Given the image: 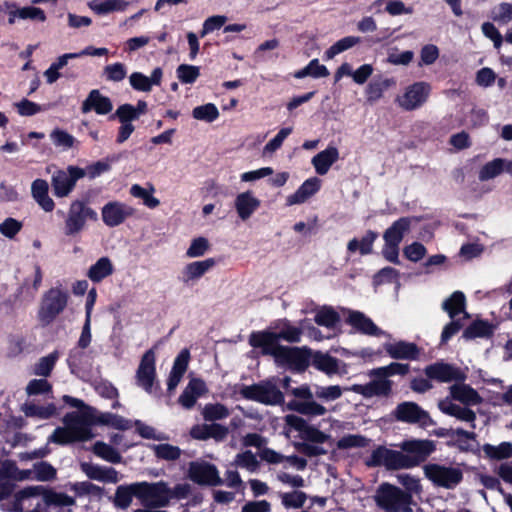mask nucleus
<instances>
[{"label":"nucleus","mask_w":512,"mask_h":512,"mask_svg":"<svg viewBox=\"0 0 512 512\" xmlns=\"http://www.w3.org/2000/svg\"><path fill=\"white\" fill-rule=\"evenodd\" d=\"M492 334V327L488 322L475 321L463 333L466 339H473L477 337H487Z\"/></svg>","instance_id":"obj_57"},{"label":"nucleus","mask_w":512,"mask_h":512,"mask_svg":"<svg viewBox=\"0 0 512 512\" xmlns=\"http://www.w3.org/2000/svg\"><path fill=\"white\" fill-rule=\"evenodd\" d=\"M156 354L153 349L147 350L136 370V384L147 393H152L154 382L156 380Z\"/></svg>","instance_id":"obj_17"},{"label":"nucleus","mask_w":512,"mask_h":512,"mask_svg":"<svg viewBox=\"0 0 512 512\" xmlns=\"http://www.w3.org/2000/svg\"><path fill=\"white\" fill-rule=\"evenodd\" d=\"M314 321L320 326L334 328L340 321V316L332 307L323 306L316 311Z\"/></svg>","instance_id":"obj_44"},{"label":"nucleus","mask_w":512,"mask_h":512,"mask_svg":"<svg viewBox=\"0 0 512 512\" xmlns=\"http://www.w3.org/2000/svg\"><path fill=\"white\" fill-rule=\"evenodd\" d=\"M393 416L396 420L408 424H418L422 427L430 426L433 424L429 413L423 410L415 402H402L398 404L393 411Z\"/></svg>","instance_id":"obj_14"},{"label":"nucleus","mask_w":512,"mask_h":512,"mask_svg":"<svg viewBox=\"0 0 512 512\" xmlns=\"http://www.w3.org/2000/svg\"><path fill=\"white\" fill-rule=\"evenodd\" d=\"M154 187L150 186V189H145L138 184H134L130 188V194L135 197L143 200V203L153 209L159 206L160 201L153 196Z\"/></svg>","instance_id":"obj_49"},{"label":"nucleus","mask_w":512,"mask_h":512,"mask_svg":"<svg viewBox=\"0 0 512 512\" xmlns=\"http://www.w3.org/2000/svg\"><path fill=\"white\" fill-rule=\"evenodd\" d=\"M233 465L244 468L249 472H255L258 469L259 462L256 456L249 450L236 455Z\"/></svg>","instance_id":"obj_58"},{"label":"nucleus","mask_w":512,"mask_h":512,"mask_svg":"<svg viewBox=\"0 0 512 512\" xmlns=\"http://www.w3.org/2000/svg\"><path fill=\"white\" fill-rule=\"evenodd\" d=\"M135 210L125 203L112 201L105 204L101 215L103 222L109 227H116L122 224L128 217L134 214Z\"/></svg>","instance_id":"obj_19"},{"label":"nucleus","mask_w":512,"mask_h":512,"mask_svg":"<svg viewBox=\"0 0 512 512\" xmlns=\"http://www.w3.org/2000/svg\"><path fill=\"white\" fill-rule=\"evenodd\" d=\"M279 336L276 333L262 331L252 333L249 337V344L255 348H261L262 354L278 357L282 345L278 344Z\"/></svg>","instance_id":"obj_21"},{"label":"nucleus","mask_w":512,"mask_h":512,"mask_svg":"<svg viewBox=\"0 0 512 512\" xmlns=\"http://www.w3.org/2000/svg\"><path fill=\"white\" fill-rule=\"evenodd\" d=\"M424 476L436 487L447 490L455 489L464 477L463 470L458 465L428 463L423 466Z\"/></svg>","instance_id":"obj_3"},{"label":"nucleus","mask_w":512,"mask_h":512,"mask_svg":"<svg viewBox=\"0 0 512 512\" xmlns=\"http://www.w3.org/2000/svg\"><path fill=\"white\" fill-rule=\"evenodd\" d=\"M133 496L139 499L138 482L130 485L118 486L114 495L113 503L117 508L127 509L132 503Z\"/></svg>","instance_id":"obj_37"},{"label":"nucleus","mask_w":512,"mask_h":512,"mask_svg":"<svg viewBox=\"0 0 512 512\" xmlns=\"http://www.w3.org/2000/svg\"><path fill=\"white\" fill-rule=\"evenodd\" d=\"M215 265L213 258H208L202 261H195L189 263L184 268V275L186 281L196 280L202 277L207 271H209Z\"/></svg>","instance_id":"obj_39"},{"label":"nucleus","mask_w":512,"mask_h":512,"mask_svg":"<svg viewBox=\"0 0 512 512\" xmlns=\"http://www.w3.org/2000/svg\"><path fill=\"white\" fill-rule=\"evenodd\" d=\"M63 427H57L49 441L66 445L74 442H85L93 439L95 434L92 432L93 425L96 424L95 410L86 407L81 411L67 413L63 417Z\"/></svg>","instance_id":"obj_1"},{"label":"nucleus","mask_w":512,"mask_h":512,"mask_svg":"<svg viewBox=\"0 0 512 512\" xmlns=\"http://www.w3.org/2000/svg\"><path fill=\"white\" fill-rule=\"evenodd\" d=\"M21 495L24 497L42 496L46 506L68 507L75 504V499L65 493L56 492L41 485L28 486L22 489Z\"/></svg>","instance_id":"obj_16"},{"label":"nucleus","mask_w":512,"mask_h":512,"mask_svg":"<svg viewBox=\"0 0 512 512\" xmlns=\"http://www.w3.org/2000/svg\"><path fill=\"white\" fill-rule=\"evenodd\" d=\"M92 110L98 115H106L113 110V103L109 97L102 95L98 89H93L81 105L82 113H88Z\"/></svg>","instance_id":"obj_23"},{"label":"nucleus","mask_w":512,"mask_h":512,"mask_svg":"<svg viewBox=\"0 0 512 512\" xmlns=\"http://www.w3.org/2000/svg\"><path fill=\"white\" fill-rule=\"evenodd\" d=\"M395 85L396 81L393 78H384L371 82L366 89L367 100L370 103L379 100L383 96L384 91Z\"/></svg>","instance_id":"obj_42"},{"label":"nucleus","mask_w":512,"mask_h":512,"mask_svg":"<svg viewBox=\"0 0 512 512\" xmlns=\"http://www.w3.org/2000/svg\"><path fill=\"white\" fill-rule=\"evenodd\" d=\"M508 160L502 158H496L486 163L479 171V180L487 181L495 178L503 171L507 172Z\"/></svg>","instance_id":"obj_40"},{"label":"nucleus","mask_w":512,"mask_h":512,"mask_svg":"<svg viewBox=\"0 0 512 512\" xmlns=\"http://www.w3.org/2000/svg\"><path fill=\"white\" fill-rule=\"evenodd\" d=\"M192 116L196 120L211 123L219 117V110L214 104L207 103L195 107Z\"/></svg>","instance_id":"obj_52"},{"label":"nucleus","mask_w":512,"mask_h":512,"mask_svg":"<svg viewBox=\"0 0 512 512\" xmlns=\"http://www.w3.org/2000/svg\"><path fill=\"white\" fill-rule=\"evenodd\" d=\"M276 362L281 365H289L297 370H303L307 366L308 358L300 348L283 346L279 350Z\"/></svg>","instance_id":"obj_25"},{"label":"nucleus","mask_w":512,"mask_h":512,"mask_svg":"<svg viewBox=\"0 0 512 512\" xmlns=\"http://www.w3.org/2000/svg\"><path fill=\"white\" fill-rule=\"evenodd\" d=\"M285 424L290 428L300 432V437L304 441H310L316 444H322L329 438L327 434L320 431L313 425L307 423V421L295 414H288L284 417Z\"/></svg>","instance_id":"obj_18"},{"label":"nucleus","mask_w":512,"mask_h":512,"mask_svg":"<svg viewBox=\"0 0 512 512\" xmlns=\"http://www.w3.org/2000/svg\"><path fill=\"white\" fill-rule=\"evenodd\" d=\"M409 372V365L392 362L387 366L378 367L368 372V375H381L387 379L394 375H406Z\"/></svg>","instance_id":"obj_51"},{"label":"nucleus","mask_w":512,"mask_h":512,"mask_svg":"<svg viewBox=\"0 0 512 512\" xmlns=\"http://www.w3.org/2000/svg\"><path fill=\"white\" fill-rule=\"evenodd\" d=\"M438 406L443 413L470 423L471 428H475L476 414L471 409L454 404L447 399L440 401Z\"/></svg>","instance_id":"obj_30"},{"label":"nucleus","mask_w":512,"mask_h":512,"mask_svg":"<svg viewBox=\"0 0 512 512\" xmlns=\"http://www.w3.org/2000/svg\"><path fill=\"white\" fill-rule=\"evenodd\" d=\"M92 451L110 463H120L122 460L121 454L116 449L102 441L96 442L92 447Z\"/></svg>","instance_id":"obj_48"},{"label":"nucleus","mask_w":512,"mask_h":512,"mask_svg":"<svg viewBox=\"0 0 512 512\" xmlns=\"http://www.w3.org/2000/svg\"><path fill=\"white\" fill-rule=\"evenodd\" d=\"M400 448L405 452L406 468L410 469L426 461L436 450V444L429 439H413L402 442Z\"/></svg>","instance_id":"obj_8"},{"label":"nucleus","mask_w":512,"mask_h":512,"mask_svg":"<svg viewBox=\"0 0 512 512\" xmlns=\"http://www.w3.org/2000/svg\"><path fill=\"white\" fill-rule=\"evenodd\" d=\"M207 392L206 384L199 378H193L189 381L182 394L179 396V403L185 409H191L197 399Z\"/></svg>","instance_id":"obj_26"},{"label":"nucleus","mask_w":512,"mask_h":512,"mask_svg":"<svg viewBox=\"0 0 512 512\" xmlns=\"http://www.w3.org/2000/svg\"><path fill=\"white\" fill-rule=\"evenodd\" d=\"M482 450L485 456L492 460H506L512 457V443L502 442L499 445L484 444Z\"/></svg>","instance_id":"obj_41"},{"label":"nucleus","mask_w":512,"mask_h":512,"mask_svg":"<svg viewBox=\"0 0 512 512\" xmlns=\"http://www.w3.org/2000/svg\"><path fill=\"white\" fill-rule=\"evenodd\" d=\"M82 471L90 479L105 482L117 483L119 481L118 472L112 467H102L89 463L81 464Z\"/></svg>","instance_id":"obj_27"},{"label":"nucleus","mask_w":512,"mask_h":512,"mask_svg":"<svg viewBox=\"0 0 512 512\" xmlns=\"http://www.w3.org/2000/svg\"><path fill=\"white\" fill-rule=\"evenodd\" d=\"M114 265L108 257L99 258L87 271V277L94 283H99L103 279L112 275Z\"/></svg>","instance_id":"obj_38"},{"label":"nucleus","mask_w":512,"mask_h":512,"mask_svg":"<svg viewBox=\"0 0 512 512\" xmlns=\"http://www.w3.org/2000/svg\"><path fill=\"white\" fill-rule=\"evenodd\" d=\"M443 309L449 314L451 318H454L459 313H464L465 317L468 314L465 312V296L462 292H454L448 299L442 304Z\"/></svg>","instance_id":"obj_43"},{"label":"nucleus","mask_w":512,"mask_h":512,"mask_svg":"<svg viewBox=\"0 0 512 512\" xmlns=\"http://www.w3.org/2000/svg\"><path fill=\"white\" fill-rule=\"evenodd\" d=\"M190 353L187 349H183L176 357L170 372L167 386L169 391H173L180 383L184 373L188 368Z\"/></svg>","instance_id":"obj_29"},{"label":"nucleus","mask_w":512,"mask_h":512,"mask_svg":"<svg viewBox=\"0 0 512 512\" xmlns=\"http://www.w3.org/2000/svg\"><path fill=\"white\" fill-rule=\"evenodd\" d=\"M347 322L359 332L367 335L380 336L384 332L373 321L359 311H350Z\"/></svg>","instance_id":"obj_31"},{"label":"nucleus","mask_w":512,"mask_h":512,"mask_svg":"<svg viewBox=\"0 0 512 512\" xmlns=\"http://www.w3.org/2000/svg\"><path fill=\"white\" fill-rule=\"evenodd\" d=\"M371 381L366 384H354L345 390L362 395L364 398L388 397L392 392V381L381 375H368Z\"/></svg>","instance_id":"obj_15"},{"label":"nucleus","mask_w":512,"mask_h":512,"mask_svg":"<svg viewBox=\"0 0 512 512\" xmlns=\"http://www.w3.org/2000/svg\"><path fill=\"white\" fill-rule=\"evenodd\" d=\"M97 423L111 426L119 430H126L130 428V423L128 420L112 413H102L99 416H96V424Z\"/></svg>","instance_id":"obj_56"},{"label":"nucleus","mask_w":512,"mask_h":512,"mask_svg":"<svg viewBox=\"0 0 512 512\" xmlns=\"http://www.w3.org/2000/svg\"><path fill=\"white\" fill-rule=\"evenodd\" d=\"M412 218L402 217L395 221L383 234L385 242H392L400 245L405 233L410 230Z\"/></svg>","instance_id":"obj_36"},{"label":"nucleus","mask_w":512,"mask_h":512,"mask_svg":"<svg viewBox=\"0 0 512 512\" xmlns=\"http://www.w3.org/2000/svg\"><path fill=\"white\" fill-rule=\"evenodd\" d=\"M48 183L43 179H36L32 182L31 193L34 200L46 212H51L54 209V201L48 195Z\"/></svg>","instance_id":"obj_34"},{"label":"nucleus","mask_w":512,"mask_h":512,"mask_svg":"<svg viewBox=\"0 0 512 512\" xmlns=\"http://www.w3.org/2000/svg\"><path fill=\"white\" fill-rule=\"evenodd\" d=\"M385 350L394 359H416L419 350L414 343L399 341L385 345Z\"/></svg>","instance_id":"obj_35"},{"label":"nucleus","mask_w":512,"mask_h":512,"mask_svg":"<svg viewBox=\"0 0 512 512\" xmlns=\"http://www.w3.org/2000/svg\"><path fill=\"white\" fill-rule=\"evenodd\" d=\"M344 391H346L345 388L339 385L316 386L315 397L324 402L335 401L342 396Z\"/></svg>","instance_id":"obj_54"},{"label":"nucleus","mask_w":512,"mask_h":512,"mask_svg":"<svg viewBox=\"0 0 512 512\" xmlns=\"http://www.w3.org/2000/svg\"><path fill=\"white\" fill-rule=\"evenodd\" d=\"M35 481L49 482L56 479L57 470L48 462L41 461L33 465Z\"/></svg>","instance_id":"obj_53"},{"label":"nucleus","mask_w":512,"mask_h":512,"mask_svg":"<svg viewBox=\"0 0 512 512\" xmlns=\"http://www.w3.org/2000/svg\"><path fill=\"white\" fill-rule=\"evenodd\" d=\"M178 79L184 84H192L196 81V79L200 75V70L198 67L193 65L181 64L178 66L177 70Z\"/></svg>","instance_id":"obj_62"},{"label":"nucleus","mask_w":512,"mask_h":512,"mask_svg":"<svg viewBox=\"0 0 512 512\" xmlns=\"http://www.w3.org/2000/svg\"><path fill=\"white\" fill-rule=\"evenodd\" d=\"M163 71L161 68H155L151 76H146L141 72H133L129 76V83L136 91L150 92L153 86H159L162 81Z\"/></svg>","instance_id":"obj_24"},{"label":"nucleus","mask_w":512,"mask_h":512,"mask_svg":"<svg viewBox=\"0 0 512 512\" xmlns=\"http://www.w3.org/2000/svg\"><path fill=\"white\" fill-rule=\"evenodd\" d=\"M98 215L95 210L89 207L83 201H73L67 211L63 232L68 237H74L80 234L87 221H97Z\"/></svg>","instance_id":"obj_4"},{"label":"nucleus","mask_w":512,"mask_h":512,"mask_svg":"<svg viewBox=\"0 0 512 512\" xmlns=\"http://www.w3.org/2000/svg\"><path fill=\"white\" fill-rule=\"evenodd\" d=\"M449 390L453 399L465 405H478L483 401L476 390L464 383L454 384Z\"/></svg>","instance_id":"obj_32"},{"label":"nucleus","mask_w":512,"mask_h":512,"mask_svg":"<svg viewBox=\"0 0 512 512\" xmlns=\"http://www.w3.org/2000/svg\"><path fill=\"white\" fill-rule=\"evenodd\" d=\"M58 358L59 354L57 351H54L51 354L40 358L39 361L35 364L33 371L34 374L43 377L49 376Z\"/></svg>","instance_id":"obj_55"},{"label":"nucleus","mask_w":512,"mask_h":512,"mask_svg":"<svg viewBox=\"0 0 512 512\" xmlns=\"http://www.w3.org/2000/svg\"><path fill=\"white\" fill-rule=\"evenodd\" d=\"M85 175V170L76 166H69L67 170L56 171L51 180L54 195L59 198L68 196L77 180Z\"/></svg>","instance_id":"obj_13"},{"label":"nucleus","mask_w":512,"mask_h":512,"mask_svg":"<svg viewBox=\"0 0 512 512\" xmlns=\"http://www.w3.org/2000/svg\"><path fill=\"white\" fill-rule=\"evenodd\" d=\"M260 205V199H258L252 191L241 192L234 199L235 211L238 217L244 222L252 217L259 209Z\"/></svg>","instance_id":"obj_22"},{"label":"nucleus","mask_w":512,"mask_h":512,"mask_svg":"<svg viewBox=\"0 0 512 512\" xmlns=\"http://www.w3.org/2000/svg\"><path fill=\"white\" fill-rule=\"evenodd\" d=\"M321 181L317 177L307 179L298 190L287 197V205H295L305 202L320 189Z\"/></svg>","instance_id":"obj_33"},{"label":"nucleus","mask_w":512,"mask_h":512,"mask_svg":"<svg viewBox=\"0 0 512 512\" xmlns=\"http://www.w3.org/2000/svg\"><path fill=\"white\" fill-rule=\"evenodd\" d=\"M425 374L429 379H435L439 382H462L466 378V375L460 369L443 362L427 366Z\"/></svg>","instance_id":"obj_20"},{"label":"nucleus","mask_w":512,"mask_h":512,"mask_svg":"<svg viewBox=\"0 0 512 512\" xmlns=\"http://www.w3.org/2000/svg\"><path fill=\"white\" fill-rule=\"evenodd\" d=\"M405 460L403 452L379 446L372 451L366 464L370 467L384 466L388 470H400L407 469Z\"/></svg>","instance_id":"obj_11"},{"label":"nucleus","mask_w":512,"mask_h":512,"mask_svg":"<svg viewBox=\"0 0 512 512\" xmlns=\"http://www.w3.org/2000/svg\"><path fill=\"white\" fill-rule=\"evenodd\" d=\"M188 477L198 485L219 486L224 483L217 467L205 461H193L189 463Z\"/></svg>","instance_id":"obj_12"},{"label":"nucleus","mask_w":512,"mask_h":512,"mask_svg":"<svg viewBox=\"0 0 512 512\" xmlns=\"http://www.w3.org/2000/svg\"><path fill=\"white\" fill-rule=\"evenodd\" d=\"M139 500L150 507H166L168 501V483L164 481L149 483L138 482Z\"/></svg>","instance_id":"obj_10"},{"label":"nucleus","mask_w":512,"mask_h":512,"mask_svg":"<svg viewBox=\"0 0 512 512\" xmlns=\"http://www.w3.org/2000/svg\"><path fill=\"white\" fill-rule=\"evenodd\" d=\"M210 248V243L205 237H198L191 241L186 255L189 258H197L203 256Z\"/></svg>","instance_id":"obj_63"},{"label":"nucleus","mask_w":512,"mask_h":512,"mask_svg":"<svg viewBox=\"0 0 512 512\" xmlns=\"http://www.w3.org/2000/svg\"><path fill=\"white\" fill-rule=\"evenodd\" d=\"M431 85L425 81L409 85L401 96L396 98L398 105L406 111H413L423 106L430 95Z\"/></svg>","instance_id":"obj_9"},{"label":"nucleus","mask_w":512,"mask_h":512,"mask_svg":"<svg viewBox=\"0 0 512 512\" xmlns=\"http://www.w3.org/2000/svg\"><path fill=\"white\" fill-rule=\"evenodd\" d=\"M103 75L107 81L120 82L125 79L127 69L123 63L117 62L105 66L103 69Z\"/></svg>","instance_id":"obj_60"},{"label":"nucleus","mask_w":512,"mask_h":512,"mask_svg":"<svg viewBox=\"0 0 512 512\" xmlns=\"http://www.w3.org/2000/svg\"><path fill=\"white\" fill-rule=\"evenodd\" d=\"M289 391L294 397L304 400H292L288 402L287 408L289 410L296 411L299 414L310 417L323 416L327 413V408L321 403L315 401V392L313 393L309 386L302 385L300 387L292 388Z\"/></svg>","instance_id":"obj_7"},{"label":"nucleus","mask_w":512,"mask_h":512,"mask_svg":"<svg viewBox=\"0 0 512 512\" xmlns=\"http://www.w3.org/2000/svg\"><path fill=\"white\" fill-rule=\"evenodd\" d=\"M280 497H281L282 504L286 508H294V509L303 507V505L305 504V502L307 500L306 493H304L302 491H292V492H288V493H282L280 495Z\"/></svg>","instance_id":"obj_61"},{"label":"nucleus","mask_w":512,"mask_h":512,"mask_svg":"<svg viewBox=\"0 0 512 512\" xmlns=\"http://www.w3.org/2000/svg\"><path fill=\"white\" fill-rule=\"evenodd\" d=\"M22 411L27 417L48 419L56 413V407L54 404H49L47 406H40L36 404H24V406L22 407Z\"/></svg>","instance_id":"obj_50"},{"label":"nucleus","mask_w":512,"mask_h":512,"mask_svg":"<svg viewBox=\"0 0 512 512\" xmlns=\"http://www.w3.org/2000/svg\"><path fill=\"white\" fill-rule=\"evenodd\" d=\"M158 459L165 461H176L181 457L182 450L178 446L168 443L154 444L150 446Z\"/></svg>","instance_id":"obj_45"},{"label":"nucleus","mask_w":512,"mask_h":512,"mask_svg":"<svg viewBox=\"0 0 512 512\" xmlns=\"http://www.w3.org/2000/svg\"><path fill=\"white\" fill-rule=\"evenodd\" d=\"M202 415L206 421H215L228 417L229 410L226 406L220 403L207 404L203 408Z\"/></svg>","instance_id":"obj_59"},{"label":"nucleus","mask_w":512,"mask_h":512,"mask_svg":"<svg viewBox=\"0 0 512 512\" xmlns=\"http://www.w3.org/2000/svg\"><path fill=\"white\" fill-rule=\"evenodd\" d=\"M374 501L385 512H413L411 494L389 483L377 488Z\"/></svg>","instance_id":"obj_2"},{"label":"nucleus","mask_w":512,"mask_h":512,"mask_svg":"<svg viewBox=\"0 0 512 512\" xmlns=\"http://www.w3.org/2000/svg\"><path fill=\"white\" fill-rule=\"evenodd\" d=\"M339 160V151L335 146H328L325 150L317 153L311 163L319 175H325L330 167Z\"/></svg>","instance_id":"obj_28"},{"label":"nucleus","mask_w":512,"mask_h":512,"mask_svg":"<svg viewBox=\"0 0 512 512\" xmlns=\"http://www.w3.org/2000/svg\"><path fill=\"white\" fill-rule=\"evenodd\" d=\"M491 17L494 21L506 24L512 20V4L503 2L493 8Z\"/></svg>","instance_id":"obj_64"},{"label":"nucleus","mask_w":512,"mask_h":512,"mask_svg":"<svg viewBox=\"0 0 512 512\" xmlns=\"http://www.w3.org/2000/svg\"><path fill=\"white\" fill-rule=\"evenodd\" d=\"M239 393L247 400L256 401L265 405H278L284 401L283 393L278 389L273 380L242 386Z\"/></svg>","instance_id":"obj_6"},{"label":"nucleus","mask_w":512,"mask_h":512,"mask_svg":"<svg viewBox=\"0 0 512 512\" xmlns=\"http://www.w3.org/2000/svg\"><path fill=\"white\" fill-rule=\"evenodd\" d=\"M361 42V38L357 36H347L335 42L329 49L326 50L325 56L327 59L334 58L337 54L342 53Z\"/></svg>","instance_id":"obj_47"},{"label":"nucleus","mask_w":512,"mask_h":512,"mask_svg":"<svg viewBox=\"0 0 512 512\" xmlns=\"http://www.w3.org/2000/svg\"><path fill=\"white\" fill-rule=\"evenodd\" d=\"M68 294L59 287L49 289L42 297L38 319L44 326L51 324L67 306Z\"/></svg>","instance_id":"obj_5"},{"label":"nucleus","mask_w":512,"mask_h":512,"mask_svg":"<svg viewBox=\"0 0 512 512\" xmlns=\"http://www.w3.org/2000/svg\"><path fill=\"white\" fill-rule=\"evenodd\" d=\"M313 365L326 374L337 373L339 369L338 360L328 354L316 353L313 357Z\"/></svg>","instance_id":"obj_46"}]
</instances>
